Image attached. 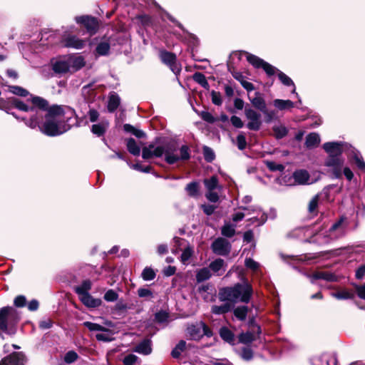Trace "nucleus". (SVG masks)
<instances>
[{
	"mask_svg": "<svg viewBox=\"0 0 365 365\" xmlns=\"http://www.w3.org/2000/svg\"><path fill=\"white\" fill-rule=\"evenodd\" d=\"M74 113V110L69 107L63 108L53 106L48 110L43 123L40 124L38 120L40 115L36 113L29 120L26 121V124L31 128L38 127L39 130L45 135L49 136L58 135L70 128L67 122Z\"/></svg>",
	"mask_w": 365,
	"mask_h": 365,
	"instance_id": "1",
	"label": "nucleus"
},
{
	"mask_svg": "<svg viewBox=\"0 0 365 365\" xmlns=\"http://www.w3.org/2000/svg\"><path fill=\"white\" fill-rule=\"evenodd\" d=\"M323 148L329 154L325 165L332 168L335 178H339L341 175V168L344 160L339 158L342 152L350 150L353 153V158L360 169H365V163L358 153L351 149V146L345 143L329 142L323 145Z\"/></svg>",
	"mask_w": 365,
	"mask_h": 365,
	"instance_id": "2",
	"label": "nucleus"
},
{
	"mask_svg": "<svg viewBox=\"0 0 365 365\" xmlns=\"http://www.w3.org/2000/svg\"><path fill=\"white\" fill-rule=\"evenodd\" d=\"M163 155H164L166 163L174 164L180 160L190 158L189 148L187 145H182L178 149L175 145L168 144L163 146L150 145L143 148L142 157L144 159L153 157L159 158Z\"/></svg>",
	"mask_w": 365,
	"mask_h": 365,
	"instance_id": "3",
	"label": "nucleus"
},
{
	"mask_svg": "<svg viewBox=\"0 0 365 365\" xmlns=\"http://www.w3.org/2000/svg\"><path fill=\"white\" fill-rule=\"evenodd\" d=\"M251 284L245 281L242 284H236L233 287H225L219 292V299L221 302H230L233 304L237 302L248 303L252 295Z\"/></svg>",
	"mask_w": 365,
	"mask_h": 365,
	"instance_id": "4",
	"label": "nucleus"
},
{
	"mask_svg": "<svg viewBox=\"0 0 365 365\" xmlns=\"http://www.w3.org/2000/svg\"><path fill=\"white\" fill-rule=\"evenodd\" d=\"M19 317L17 311L11 307H4L0 309V330L11 334V327L17 322Z\"/></svg>",
	"mask_w": 365,
	"mask_h": 365,
	"instance_id": "5",
	"label": "nucleus"
},
{
	"mask_svg": "<svg viewBox=\"0 0 365 365\" xmlns=\"http://www.w3.org/2000/svg\"><path fill=\"white\" fill-rule=\"evenodd\" d=\"M246 58L247 61L252 64L255 68H262L268 76H272L275 73L276 68L271 64L264 61L262 58L253 54L246 53Z\"/></svg>",
	"mask_w": 365,
	"mask_h": 365,
	"instance_id": "6",
	"label": "nucleus"
},
{
	"mask_svg": "<svg viewBox=\"0 0 365 365\" xmlns=\"http://www.w3.org/2000/svg\"><path fill=\"white\" fill-rule=\"evenodd\" d=\"M187 334L192 339L197 340L203 335H210V331L207 326L200 322L196 325H191L187 329Z\"/></svg>",
	"mask_w": 365,
	"mask_h": 365,
	"instance_id": "7",
	"label": "nucleus"
},
{
	"mask_svg": "<svg viewBox=\"0 0 365 365\" xmlns=\"http://www.w3.org/2000/svg\"><path fill=\"white\" fill-rule=\"evenodd\" d=\"M245 114L249 123L247 126L250 130H258L260 128L262 122L260 120V114L252 108H246Z\"/></svg>",
	"mask_w": 365,
	"mask_h": 365,
	"instance_id": "8",
	"label": "nucleus"
},
{
	"mask_svg": "<svg viewBox=\"0 0 365 365\" xmlns=\"http://www.w3.org/2000/svg\"><path fill=\"white\" fill-rule=\"evenodd\" d=\"M212 248L215 254L226 255L230 252L231 245L227 240L219 237L213 242Z\"/></svg>",
	"mask_w": 365,
	"mask_h": 365,
	"instance_id": "9",
	"label": "nucleus"
},
{
	"mask_svg": "<svg viewBox=\"0 0 365 365\" xmlns=\"http://www.w3.org/2000/svg\"><path fill=\"white\" fill-rule=\"evenodd\" d=\"M160 57L161 61L170 66L171 70L177 73L180 71V68L176 63V57L175 56L168 51H161L160 54Z\"/></svg>",
	"mask_w": 365,
	"mask_h": 365,
	"instance_id": "10",
	"label": "nucleus"
},
{
	"mask_svg": "<svg viewBox=\"0 0 365 365\" xmlns=\"http://www.w3.org/2000/svg\"><path fill=\"white\" fill-rule=\"evenodd\" d=\"M260 334V327L254 326L252 331H248L245 333H242L239 336V341L242 344H250L255 340L258 335Z\"/></svg>",
	"mask_w": 365,
	"mask_h": 365,
	"instance_id": "11",
	"label": "nucleus"
},
{
	"mask_svg": "<svg viewBox=\"0 0 365 365\" xmlns=\"http://www.w3.org/2000/svg\"><path fill=\"white\" fill-rule=\"evenodd\" d=\"M77 23L83 24L86 29L93 33L98 28V22L95 18L89 16H78L76 18Z\"/></svg>",
	"mask_w": 365,
	"mask_h": 365,
	"instance_id": "12",
	"label": "nucleus"
},
{
	"mask_svg": "<svg viewBox=\"0 0 365 365\" xmlns=\"http://www.w3.org/2000/svg\"><path fill=\"white\" fill-rule=\"evenodd\" d=\"M63 42L65 46L76 49L82 48L86 43L85 41L79 39L74 36H68L64 38Z\"/></svg>",
	"mask_w": 365,
	"mask_h": 365,
	"instance_id": "13",
	"label": "nucleus"
},
{
	"mask_svg": "<svg viewBox=\"0 0 365 365\" xmlns=\"http://www.w3.org/2000/svg\"><path fill=\"white\" fill-rule=\"evenodd\" d=\"M53 71L56 73H63L71 72L68 56L59 59L53 64Z\"/></svg>",
	"mask_w": 365,
	"mask_h": 365,
	"instance_id": "14",
	"label": "nucleus"
},
{
	"mask_svg": "<svg viewBox=\"0 0 365 365\" xmlns=\"http://www.w3.org/2000/svg\"><path fill=\"white\" fill-rule=\"evenodd\" d=\"M71 71H76L85 66L84 58L81 56H68Z\"/></svg>",
	"mask_w": 365,
	"mask_h": 365,
	"instance_id": "15",
	"label": "nucleus"
},
{
	"mask_svg": "<svg viewBox=\"0 0 365 365\" xmlns=\"http://www.w3.org/2000/svg\"><path fill=\"white\" fill-rule=\"evenodd\" d=\"M250 100L255 108L261 110L263 113H267L265 101L259 93H255V96L250 98Z\"/></svg>",
	"mask_w": 365,
	"mask_h": 365,
	"instance_id": "16",
	"label": "nucleus"
},
{
	"mask_svg": "<svg viewBox=\"0 0 365 365\" xmlns=\"http://www.w3.org/2000/svg\"><path fill=\"white\" fill-rule=\"evenodd\" d=\"M33 104V108H38L40 110H46L48 108V103L44 98L39 96H33L31 95V98L27 100Z\"/></svg>",
	"mask_w": 365,
	"mask_h": 365,
	"instance_id": "17",
	"label": "nucleus"
},
{
	"mask_svg": "<svg viewBox=\"0 0 365 365\" xmlns=\"http://www.w3.org/2000/svg\"><path fill=\"white\" fill-rule=\"evenodd\" d=\"M134 351L143 354L148 355L152 352L151 341L149 339H145L140 342L134 349Z\"/></svg>",
	"mask_w": 365,
	"mask_h": 365,
	"instance_id": "18",
	"label": "nucleus"
},
{
	"mask_svg": "<svg viewBox=\"0 0 365 365\" xmlns=\"http://www.w3.org/2000/svg\"><path fill=\"white\" fill-rule=\"evenodd\" d=\"M81 301L88 307H97L101 304V300L93 298L90 294L78 296Z\"/></svg>",
	"mask_w": 365,
	"mask_h": 365,
	"instance_id": "19",
	"label": "nucleus"
},
{
	"mask_svg": "<svg viewBox=\"0 0 365 365\" xmlns=\"http://www.w3.org/2000/svg\"><path fill=\"white\" fill-rule=\"evenodd\" d=\"M222 305H213L212 307V312L215 314H222L229 312L233 307V304L230 302L225 301Z\"/></svg>",
	"mask_w": 365,
	"mask_h": 365,
	"instance_id": "20",
	"label": "nucleus"
},
{
	"mask_svg": "<svg viewBox=\"0 0 365 365\" xmlns=\"http://www.w3.org/2000/svg\"><path fill=\"white\" fill-rule=\"evenodd\" d=\"M293 178L297 184H306L309 182V175L304 170H297L293 174Z\"/></svg>",
	"mask_w": 365,
	"mask_h": 365,
	"instance_id": "21",
	"label": "nucleus"
},
{
	"mask_svg": "<svg viewBox=\"0 0 365 365\" xmlns=\"http://www.w3.org/2000/svg\"><path fill=\"white\" fill-rule=\"evenodd\" d=\"M320 143V137L316 133L309 134L306 138L305 145L309 148L317 147Z\"/></svg>",
	"mask_w": 365,
	"mask_h": 365,
	"instance_id": "22",
	"label": "nucleus"
},
{
	"mask_svg": "<svg viewBox=\"0 0 365 365\" xmlns=\"http://www.w3.org/2000/svg\"><path fill=\"white\" fill-rule=\"evenodd\" d=\"M247 210L249 211L248 214L250 215L254 212H257L258 215H260V218H258L257 217L251 218L250 220L252 223L258 222V225H262L267 220V216L264 215V213L261 212L259 207H252V209Z\"/></svg>",
	"mask_w": 365,
	"mask_h": 365,
	"instance_id": "23",
	"label": "nucleus"
},
{
	"mask_svg": "<svg viewBox=\"0 0 365 365\" xmlns=\"http://www.w3.org/2000/svg\"><path fill=\"white\" fill-rule=\"evenodd\" d=\"M211 272L209 268L204 267L200 269L196 272V280L197 282H202L209 279L211 277Z\"/></svg>",
	"mask_w": 365,
	"mask_h": 365,
	"instance_id": "24",
	"label": "nucleus"
},
{
	"mask_svg": "<svg viewBox=\"0 0 365 365\" xmlns=\"http://www.w3.org/2000/svg\"><path fill=\"white\" fill-rule=\"evenodd\" d=\"M274 106L279 110H286L294 107V103L290 100L276 99L273 101Z\"/></svg>",
	"mask_w": 365,
	"mask_h": 365,
	"instance_id": "25",
	"label": "nucleus"
},
{
	"mask_svg": "<svg viewBox=\"0 0 365 365\" xmlns=\"http://www.w3.org/2000/svg\"><path fill=\"white\" fill-rule=\"evenodd\" d=\"M11 103L14 107L22 111L29 112L34 110L33 107H30L26 103H24L18 98H12L11 100Z\"/></svg>",
	"mask_w": 365,
	"mask_h": 365,
	"instance_id": "26",
	"label": "nucleus"
},
{
	"mask_svg": "<svg viewBox=\"0 0 365 365\" xmlns=\"http://www.w3.org/2000/svg\"><path fill=\"white\" fill-rule=\"evenodd\" d=\"M224 267H225V262L222 259H217L210 264V269L214 273H216L217 275L221 274V273L219 272L220 270L222 269L223 271H225Z\"/></svg>",
	"mask_w": 365,
	"mask_h": 365,
	"instance_id": "27",
	"label": "nucleus"
},
{
	"mask_svg": "<svg viewBox=\"0 0 365 365\" xmlns=\"http://www.w3.org/2000/svg\"><path fill=\"white\" fill-rule=\"evenodd\" d=\"M204 184L208 191H212L220 188V186L218 183V180L215 176H212L209 179H205Z\"/></svg>",
	"mask_w": 365,
	"mask_h": 365,
	"instance_id": "28",
	"label": "nucleus"
},
{
	"mask_svg": "<svg viewBox=\"0 0 365 365\" xmlns=\"http://www.w3.org/2000/svg\"><path fill=\"white\" fill-rule=\"evenodd\" d=\"M91 289V282L90 280H85L83 283L75 288L76 292L78 296L89 294L88 292Z\"/></svg>",
	"mask_w": 365,
	"mask_h": 365,
	"instance_id": "29",
	"label": "nucleus"
},
{
	"mask_svg": "<svg viewBox=\"0 0 365 365\" xmlns=\"http://www.w3.org/2000/svg\"><path fill=\"white\" fill-rule=\"evenodd\" d=\"M127 148L128 151L133 155H140V148L133 138H129L127 140Z\"/></svg>",
	"mask_w": 365,
	"mask_h": 365,
	"instance_id": "30",
	"label": "nucleus"
},
{
	"mask_svg": "<svg viewBox=\"0 0 365 365\" xmlns=\"http://www.w3.org/2000/svg\"><path fill=\"white\" fill-rule=\"evenodd\" d=\"M108 126V123L107 121H102L100 123L93 125L91 130L93 133L100 136L105 133Z\"/></svg>",
	"mask_w": 365,
	"mask_h": 365,
	"instance_id": "31",
	"label": "nucleus"
},
{
	"mask_svg": "<svg viewBox=\"0 0 365 365\" xmlns=\"http://www.w3.org/2000/svg\"><path fill=\"white\" fill-rule=\"evenodd\" d=\"M220 335L221 338L225 341L233 344L234 343V334L232 332L226 327H222L220 330Z\"/></svg>",
	"mask_w": 365,
	"mask_h": 365,
	"instance_id": "32",
	"label": "nucleus"
},
{
	"mask_svg": "<svg viewBox=\"0 0 365 365\" xmlns=\"http://www.w3.org/2000/svg\"><path fill=\"white\" fill-rule=\"evenodd\" d=\"M113 332L106 328V331H101V333L97 334L96 338L98 341H110L113 339Z\"/></svg>",
	"mask_w": 365,
	"mask_h": 365,
	"instance_id": "33",
	"label": "nucleus"
},
{
	"mask_svg": "<svg viewBox=\"0 0 365 365\" xmlns=\"http://www.w3.org/2000/svg\"><path fill=\"white\" fill-rule=\"evenodd\" d=\"M222 235L227 237H231L235 234V226L230 222H225L221 230Z\"/></svg>",
	"mask_w": 365,
	"mask_h": 365,
	"instance_id": "34",
	"label": "nucleus"
},
{
	"mask_svg": "<svg viewBox=\"0 0 365 365\" xmlns=\"http://www.w3.org/2000/svg\"><path fill=\"white\" fill-rule=\"evenodd\" d=\"M120 104V98L116 94H112L109 97L108 109L110 112L114 111Z\"/></svg>",
	"mask_w": 365,
	"mask_h": 365,
	"instance_id": "35",
	"label": "nucleus"
},
{
	"mask_svg": "<svg viewBox=\"0 0 365 365\" xmlns=\"http://www.w3.org/2000/svg\"><path fill=\"white\" fill-rule=\"evenodd\" d=\"M342 220H339V222L334 223L329 230L330 236L333 238H336L343 232V229L341 228Z\"/></svg>",
	"mask_w": 365,
	"mask_h": 365,
	"instance_id": "36",
	"label": "nucleus"
},
{
	"mask_svg": "<svg viewBox=\"0 0 365 365\" xmlns=\"http://www.w3.org/2000/svg\"><path fill=\"white\" fill-rule=\"evenodd\" d=\"M248 309L246 306H240L237 308H235L233 311L234 315L235 317H237L238 319L241 321H244L247 314Z\"/></svg>",
	"mask_w": 365,
	"mask_h": 365,
	"instance_id": "37",
	"label": "nucleus"
},
{
	"mask_svg": "<svg viewBox=\"0 0 365 365\" xmlns=\"http://www.w3.org/2000/svg\"><path fill=\"white\" fill-rule=\"evenodd\" d=\"M9 91L14 95L22 97H25L29 95V92L26 89L19 86H9Z\"/></svg>",
	"mask_w": 365,
	"mask_h": 365,
	"instance_id": "38",
	"label": "nucleus"
},
{
	"mask_svg": "<svg viewBox=\"0 0 365 365\" xmlns=\"http://www.w3.org/2000/svg\"><path fill=\"white\" fill-rule=\"evenodd\" d=\"M193 79L195 82L201 85L203 88L207 89L209 88V83L205 76L201 73H195L193 75Z\"/></svg>",
	"mask_w": 365,
	"mask_h": 365,
	"instance_id": "39",
	"label": "nucleus"
},
{
	"mask_svg": "<svg viewBox=\"0 0 365 365\" xmlns=\"http://www.w3.org/2000/svg\"><path fill=\"white\" fill-rule=\"evenodd\" d=\"M193 248L188 246L183 251L180 257V260L183 264H187L193 255Z\"/></svg>",
	"mask_w": 365,
	"mask_h": 365,
	"instance_id": "40",
	"label": "nucleus"
},
{
	"mask_svg": "<svg viewBox=\"0 0 365 365\" xmlns=\"http://www.w3.org/2000/svg\"><path fill=\"white\" fill-rule=\"evenodd\" d=\"M278 77H279V79L281 81V82L284 85H285V86H293L294 88H293L292 92L295 93L294 84L292 80L289 76H287L285 73H282L281 71H279Z\"/></svg>",
	"mask_w": 365,
	"mask_h": 365,
	"instance_id": "41",
	"label": "nucleus"
},
{
	"mask_svg": "<svg viewBox=\"0 0 365 365\" xmlns=\"http://www.w3.org/2000/svg\"><path fill=\"white\" fill-rule=\"evenodd\" d=\"M0 365H21V362L16 356H10L2 359Z\"/></svg>",
	"mask_w": 365,
	"mask_h": 365,
	"instance_id": "42",
	"label": "nucleus"
},
{
	"mask_svg": "<svg viewBox=\"0 0 365 365\" xmlns=\"http://www.w3.org/2000/svg\"><path fill=\"white\" fill-rule=\"evenodd\" d=\"M110 49V44L107 41L101 42L96 47V51L99 55H106Z\"/></svg>",
	"mask_w": 365,
	"mask_h": 365,
	"instance_id": "43",
	"label": "nucleus"
},
{
	"mask_svg": "<svg viewBox=\"0 0 365 365\" xmlns=\"http://www.w3.org/2000/svg\"><path fill=\"white\" fill-rule=\"evenodd\" d=\"M83 325L87 327L91 331H106V327L96 323L91 322H83Z\"/></svg>",
	"mask_w": 365,
	"mask_h": 365,
	"instance_id": "44",
	"label": "nucleus"
},
{
	"mask_svg": "<svg viewBox=\"0 0 365 365\" xmlns=\"http://www.w3.org/2000/svg\"><path fill=\"white\" fill-rule=\"evenodd\" d=\"M155 271L150 267H145L142 272V277L145 281H150L155 277Z\"/></svg>",
	"mask_w": 365,
	"mask_h": 365,
	"instance_id": "45",
	"label": "nucleus"
},
{
	"mask_svg": "<svg viewBox=\"0 0 365 365\" xmlns=\"http://www.w3.org/2000/svg\"><path fill=\"white\" fill-rule=\"evenodd\" d=\"M185 341H180L176 346L174 348V349L172 351V356L174 358H178L180 355L181 352L185 349Z\"/></svg>",
	"mask_w": 365,
	"mask_h": 365,
	"instance_id": "46",
	"label": "nucleus"
},
{
	"mask_svg": "<svg viewBox=\"0 0 365 365\" xmlns=\"http://www.w3.org/2000/svg\"><path fill=\"white\" fill-rule=\"evenodd\" d=\"M104 299L106 301V302H115L118 299V293L114 291L113 289H108L104 294V297H103Z\"/></svg>",
	"mask_w": 365,
	"mask_h": 365,
	"instance_id": "47",
	"label": "nucleus"
},
{
	"mask_svg": "<svg viewBox=\"0 0 365 365\" xmlns=\"http://www.w3.org/2000/svg\"><path fill=\"white\" fill-rule=\"evenodd\" d=\"M186 190L190 196L195 197L198 193V185L197 182L189 183L186 186Z\"/></svg>",
	"mask_w": 365,
	"mask_h": 365,
	"instance_id": "48",
	"label": "nucleus"
},
{
	"mask_svg": "<svg viewBox=\"0 0 365 365\" xmlns=\"http://www.w3.org/2000/svg\"><path fill=\"white\" fill-rule=\"evenodd\" d=\"M267 167L272 171H282L284 169V165L278 164L272 161L266 163Z\"/></svg>",
	"mask_w": 365,
	"mask_h": 365,
	"instance_id": "49",
	"label": "nucleus"
},
{
	"mask_svg": "<svg viewBox=\"0 0 365 365\" xmlns=\"http://www.w3.org/2000/svg\"><path fill=\"white\" fill-rule=\"evenodd\" d=\"M273 129L278 138H283L287 133V128L283 125L274 126Z\"/></svg>",
	"mask_w": 365,
	"mask_h": 365,
	"instance_id": "50",
	"label": "nucleus"
},
{
	"mask_svg": "<svg viewBox=\"0 0 365 365\" xmlns=\"http://www.w3.org/2000/svg\"><path fill=\"white\" fill-rule=\"evenodd\" d=\"M319 202V195H315L309 202L308 205V210L310 213L316 211Z\"/></svg>",
	"mask_w": 365,
	"mask_h": 365,
	"instance_id": "51",
	"label": "nucleus"
},
{
	"mask_svg": "<svg viewBox=\"0 0 365 365\" xmlns=\"http://www.w3.org/2000/svg\"><path fill=\"white\" fill-rule=\"evenodd\" d=\"M138 361V357L134 354H128L123 359L125 365H135Z\"/></svg>",
	"mask_w": 365,
	"mask_h": 365,
	"instance_id": "52",
	"label": "nucleus"
},
{
	"mask_svg": "<svg viewBox=\"0 0 365 365\" xmlns=\"http://www.w3.org/2000/svg\"><path fill=\"white\" fill-rule=\"evenodd\" d=\"M237 148L242 150H244L247 146V141L245 136L243 134H240L237 137Z\"/></svg>",
	"mask_w": 365,
	"mask_h": 365,
	"instance_id": "53",
	"label": "nucleus"
},
{
	"mask_svg": "<svg viewBox=\"0 0 365 365\" xmlns=\"http://www.w3.org/2000/svg\"><path fill=\"white\" fill-rule=\"evenodd\" d=\"M314 279H324L328 281H332L334 279V277L329 273L319 272L313 275Z\"/></svg>",
	"mask_w": 365,
	"mask_h": 365,
	"instance_id": "54",
	"label": "nucleus"
},
{
	"mask_svg": "<svg viewBox=\"0 0 365 365\" xmlns=\"http://www.w3.org/2000/svg\"><path fill=\"white\" fill-rule=\"evenodd\" d=\"M77 358L78 354L73 351H70L66 354L64 356V360L66 362L70 364L75 361L77 359Z\"/></svg>",
	"mask_w": 365,
	"mask_h": 365,
	"instance_id": "55",
	"label": "nucleus"
},
{
	"mask_svg": "<svg viewBox=\"0 0 365 365\" xmlns=\"http://www.w3.org/2000/svg\"><path fill=\"white\" fill-rule=\"evenodd\" d=\"M212 101L215 105L220 106L222 104V101L221 98V95L219 92H216L212 91L211 92Z\"/></svg>",
	"mask_w": 365,
	"mask_h": 365,
	"instance_id": "56",
	"label": "nucleus"
},
{
	"mask_svg": "<svg viewBox=\"0 0 365 365\" xmlns=\"http://www.w3.org/2000/svg\"><path fill=\"white\" fill-rule=\"evenodd\" d=\"M230 121H231L232 124L235 128H241L244 125V123L242 121V120L239 117H237L236 115L232 116L231 118H230Z\"/></svg>",
	"mask_w": 365,
	"mask_h": 365,
	"instance_id": "57",
	"label": "nucleus"
},
{
	"mask_svg": "<svg viewBox=\"0 0 365 365\" xmlns=\"http://www.w3.org/2000/svg\"><path fill=\"white\" fill-rule=\"evenodd\" d=\"M26 302V297L23 295H19L15 298L14 304L16 307H23L25 306Z\"/></svg>",
	"mask_w": 365,
	"mask_h": 365,
	"instance_id": "58",
	"label": "nucleus"
},
{
	"mask_svg": "<svg viewBox=\"0 0 365 365\" xmlns=\"http://www.w3.org/2000/svg\"><path fill=\"white\" fill-rule=\"evenodd\" d=\"M334 296L339 299H346L351 298L352 297L351 294L346 291H342L335 293L334 294Z\"/></svg>",
	"mask_w": 365,
	"mask_h": 365,
	"instance_id": "59",
	"label": "nucleus"
},
{
	"mask_svg": "<svg viewBox=\"0 0 365 365\" xmlns=\"http://www.w3.org/2000/svg\"><path fill=\"white\" fill-rule=\"evenodd\" d=\"M245 265L252 270H257L259 267V264L252 259H246Z\"/></svg>",
	"mask_w": 365,
	"mask_h": 365,
	"instance_id": "60",
	"label": "nucleus"
},
{
	"mask_svg": "<svg viewBox=\"0 0 365 365\" xmlns=\"http://www.w3.org/2000/svg\"><path fill=\"white\" fill-rule=\"evenodd\" d=\"M138 294L140 297H151L153 295L151 291L147 288L139 289Z\"/></svg>",
	"mask_w": 365,
	"mask_h": 365,
	"instance_id": "61",
	"label": "nucleus"
},
{
	"mask_svg": "<svg viewBox=\"0 0 365 365\" xmlns=\"http://www.w3.org/2000/svg\"><path fill=\"white\" fill-rule=\"evenodd\" d=\"M206 197L207 198L208 200L213 202H216L219 199L218 194L214 192V190L208 191L207 193L206 194Z\"/></svg>",
	"mask_w": 365,
	"mask_h": 365,
	"instance_id": "62",
	"label": "nucleus"
},
{
	"mask_svg": "<svg viewBox=\"0 0 365 365\" xmlns=\"http://www.w3.org/2000/svg\"><path fill=\"white\" fill-rule=\"evenodd\" d=\"M200 115L204 120H205L208 123L215 122V118L209 112L203 111L201 113Z\"/></svg>",
	"mask_w": 365,
	"mask_h": 365,
	"instance_id": "63",
	"label": "nucleus"
},
{
	"mask_svg": "<svg viewBox=\"0 0 365 365\" xmlns=\"http://www.w3.org/2000/svg\"><path fill=\"white\" fill-rule=\"evenodd\" d=\"M205 158L207 161H212L214 159L215 155L211 149L205 147L204 148Z\"/></svg>",
	"mask_w": 365,
	"mask_h": 365,
	"instance_id": "64",
	"label": "nucleus"
}]
</instances>
